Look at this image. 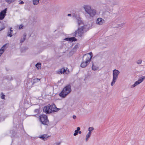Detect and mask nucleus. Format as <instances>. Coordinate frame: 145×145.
I'll list each match as a JSON object with an SVG mask.
<instances>
[{
  "mask_svg": "<svg viewBox=\"0 0 145 145\" xmlns=\"http://www.w3.org/2000/svg\"><path fill=\"white\" fill-rule=\"evenodd\" d=\"M104 22V20L101 18H98L96 21V23L99 25H102Z\"/></svg>",
  "mask_w": 145,
  "mask_h": 145,
  "instance_id": "12",
  "label": "nucleus"
},
{
  "mask_svg": "<svg viewBox=\"0 0 145 145\" xmlns=\"http://www.w3.org/2000/svg\"><path fill=\"white\" fill-rule=\"evenodd\" d=\"M7 8H5L0 13V20L3 19L6 15Z\"/></svg>",
  "mask_w": 145,
  "mask_h": 145,
  "instance_id": "10",
  "label": "nucleus"
},
{
  "mask_svg": "<svg viewBox=\"0 0 145 145\" xmlns=\"http://www.w3.org/2000/svg\"><path fill=\"white\" fill-rule=\"evenodd\" d=\"M10 31H8L7 36H9L11 37L12 36V33H13V30H11L12 28H10Z\"/></svg>",
  "mask_w": 145,
  "mask_h": 145,
  "instance_id": "18",
  "label": "nucleus"
},
{
  "mask_svg": "<svg viewBox=\"0 0 145 145\" xmlns=\"http://www.w3.org/2000/svg\"><path fill=\"white\" fill-rule=\"evenodd\" d=\"M65 40L69 41H75L76 40V39L74 37L66 38L64 39Z\"/></svg>",
  "mask_w": 145,
  "mask_h": 145,
  "instance_id": "13",
  "label": "nucleus"
},
{
  "mask_svg": "<svg viewBox=\"0 0 145 145\" xmlns=\"http://www.w3.org/2000/svg\"><path fill=\"white\" fill-rule=\"evenodd\" d=\"M50 108V109L52 110V112H57L60 109L57 108L56 105L54 104H52L51 105H49Z\"/></svg>",
  "mask_w": 145,
  "mask_h": 145,
  "instance_id": "11",
  "label": "nucleus"
},
{
  "mask_svg": "<svg viewBox=\"0 0 145 145\" xmlns=\"http://www.w3.org/2000/svg\"><path fill=\"white\" fill-rule=\"evenodd\" d=\"M24 37L23 38H21V39L20 40V43H22L23 42H24V40L26 39V33H24L23 35Z\"/></svg>",
  "mask_w": 145,
  "mask_h": 145,
  "instance_id": "17",
  "label": "nucleus"
},
{
  "mask_svg": "<svg viewBox=\"0 0 145 145\" xmlns=\"http://www.w3.org/2000/svg\"><path fill=\"white\" fill-rule=\"evenodd\" d=\"M40 120L41 123L45 125H48L49 123V121L47 117L45 115H42L40 116Z\"/></svg>",
  "mask_w": 145,
  "mask_h": 145,
  "instance_id": "6",
  "label": "nucleus"
},
{
  "mask_svg": "<svg viewBox=\"0 0 145 145\" xmlns=\"http://www.w3.org/2000/svg\"><path fill=\"white\" fill-rule=\"evenodd\" d=\"M43 112L46 114H50L52 112V110L50 109L49 105L45 106L43 108Z\"/></svg>",
  "mask_w": 145,
  "mask_h": 145,
  "instance_id": "8",
  "label": "nucleus"
},
{
  "mask_svg": "<svg viewBox=\"0 0 145 145\" xmlns=\"http://www.w3.org/2000/svg\"><path fill=\"white\" fill-rule=\"evenodd\" d=\"M8 3L10 4L14 2L16 0H5Z\"/></svg>",
  "mask_w": 145,
  "mask_h": 145,
  "instance_id": "25",
  "label": "nucleus"
},
{
  "mask_svg": "<svg viewBox=\"0 0 145 145\" xmlns=\"http://www.w3.org/2000/svg\"><path fill=\"white\" fill-rule=\"evenodd\" d=\"M142 60H138L137 62V63L138 64H140L141 63Z\"/></svg>",
  "mask_w": 145,
  "mask_h": 145,
  "instance_id": "30",
  "label": "nucleus"
},
{
  "mask_svg": "<svg viewBox=\"0 0 145 145\" xmlns=\"http://www.w3.org/2000/svg\"><path fill=\"white\" fill-rule=\"evenodd\" d=\"M23 27H24V25L23 24H22L20 25L19 27V29H23Z\"/></svg>",
  "mask_w": 145,
  "mask_h": 145,
  "instance_id": "29",
  "label": "nucleus"
},
{
  "mask_svg": "<svg viewBox=\"0 0 145 145\" xmlns=\"http://www.w3.org/2000/svg\"><path fill=\"white\" fill-rule=\"evenodd\" d=\"M71 14H68L67 16H71Z\"/></svg>",
  "mask_w": 145,
  "mask_h": 145,
  "instance_id": "39",
  "label": "nucleus"
},
{
  "mask_svg": "<svg viewBox=\"0 0 145 145\" xmlns=\"http://www.w3.org/2000/svg\"><path fill=\"white\" fill-rule=\"evenodd\" d=\"M5 28V24L3 22H0V31L4 29Z\"/></svg>",
  "mask_w": 145,
  "mask_h": 145,
  "instance_id": "15",
  "label": "nucleus"
},
{
  "mask_svg": "<svg viewBox=\"0 0 145 145\" xmlns=\"http://www.w3.org/2000/svg\"><path fill=\"white\" fill-rule=\"evenodd\" d=\"M88 54L89 56L90 57L91 56V57H92V53L91 52H90L89 54Z\"/></svg>",
  "mask_w": 145,
  "mask_h": 145,
  "instance_id": "32",
  "label": "nucleus"
},
{
  "mask_svg": "<svg viewBox=\"0 0 145 145\" xmlns=\"http://www.w3.org/2000/svg\"><path fill=\"white\" fill-rule=\"evenodd\" d=\"M91 56L90 57L88 54H85L82 57V61L80 65V67L82 68H85L89 63Z\"/></svg>",
  "mask_w": 145,
  "mask_h": 145,
  "instance_id": "2",
  "label": "nucleus"
},
{
  "mask_svg": "<svg viewBox=\"0 0 145 145\" xmlns=\"http://www.w3.org/2000/svg\"><path fill=\"white\" fill-rule=\"evenodd\" d=\"M49 137L47 134H44L40 136L39 138L45 141Z\"/></svg>",
  "mask_w": 145,
  "mask_h": 145,
  "instance_id": "14",
  "label": "nucleus"
},
{
  "mask_svg": "<svg viewBox=\"0 0 145 145\" xmlns=\"http://www.w3.org/2000/svg\"><path fill=\"white\" fill-rule=\"evenodd\" d=\"M78 134V131L75 130L74 131V133L73 134L74 136H76Z\"/></svg>",
  "mask_w": 145,
  "mask_h": 145,
  "instance_id": "28",
  "label": "nucleus"
},
{
  "mask_svg": "<svg viewBox=\"0 0 145 145\" xmlns=\"http://www.w3.org/2000/svg\"><path fill=\"white\" fill-rule=\"evenodd\" d=\"M76 118V116H75V115H73V118L74 119H75Z\"/></svg>",
  "mask_w": 145,
  "mask_h": 145,
  "instance_id": "36",
  "label": "nucleus"
},
{
  "mask_svg": "<svg viewBox=\"0 0 145 145\" xmlns=\"http://www.w3.org/2000/svg\"><path fill=\"white\" fill-rule=\"evenodd\" d=\"M81 133H82V132L81 131H78V133H79V134H81Z\"/></svg>",
  "mask_w": 145,
  "mask_h": 145,
  "instance_id": "37",
  "label": "nucleus"
},
{
  "mask_svg": "<svg viewBox=\"0 0 145 145\" xmlns=\"http://www.w3.org/2000/svg\"><path fill=\"white\" fill-rule=\"evenodd\" d=\"M60 144H61L60 142H56L55 143V144H56V145H60Z\"/></svg>",
  "mask_w": 145,
  "mask_h": 145,
  "instance_id": "34",
  "label": "nucleus"
},
{
  "mask_svg": "<svg viewBox=\"0 0 145 145\" xmlns=\"http://www.w3.org/2000/svg\"><path fill=\"white\" fill-rule=\"evenodd\" d=\"M85 31L84 26L82 25L80 28H79L78 30L74 33L73 35L75 37H81Z\"/></svg>",
  "mask_w": 145,
  "mask_h": 145,
  "instance_id": "5",
  "label": "nucleus"
},
{
  "mask_svg": "<svg viewBox=\"0 0 145 145\" xmlns=\"http://www.w3.org/2000/svg\"><path fill=\"white\" fill-rule=\"evenodd\" d=\"M67 69V68H66V69L64 68H62L60 69L59 72L61 74L64 73L65 72H66V70Z\"/></svg>",
  "mask_w": 145,
  "mask_h": 145,
  "instance_id": "19",
  "label": "nucleus"
},
{
  "mask_svg": "<svg viewBox=\"0 0 145 145\" xmlns=\"http://www.w3.org/2000/svg\"><path fill=\"white\" fill-rule=\"evenodd\" d=\"M39 109H37L34 110V112L36 114H39Z\"/></svg>",
  "mask_w": 145,
  "mask_h": 145,
  "instance_id": "26",
  "label": "nucleus"
},
{
  "mask_svg": "<svg viewBox=\"0 0 145 145\" xmlns=\"http://www.w3.org/2000/svg\"><path fill=\"white\" fill-rule=\"evenodd\" d=\"M94 130V128L93 127H89L88 128V133L91 134V131Z\"/></svg>",
  "mask_w": 145,
  "mask_h": 145,
  "instance_id": "22",
  "label": "nucleus"
},
{
  "mask_svg": "<svg viewBox=\"0 0 145 145\" xmlns=\"http://www.w3.org/2000/svg\"><path fill=\"white\" fill-rule=\"evenodd\" d=\"M1 55H2L1 54H0V57L1 56Z\"/></svg>",
  "mask_w": 145,
  "mask_h": 145,
  "instance_id": "40",
  "label": "nucleus"
},
{
  "mask_svg": "<svg viewBox=\"0 0 145 145\" xmlns=\"http://www.w3.org/2000/svg\"><path fill=\"white\" fill-rule=\"evenodd\" d=\"M73 17L76 19V22H78V25H83V22L81 20L80 18L77 16H75V15H73Z\"/></svg>",
  "mask_w": 145,
  "mask_h": 145,
  "instance_id": "9",
  "label": "nucleus"
},
{
  "mask_svg": "<svg viewBox=\"0 0 145 145\" xmlns=\"http://www.w3.org/2000/svg\"><path fill=\"white\" fill-rule=\"evenodd\" d=\"M1 98L3 99H5V95H4L3 93H1Z\"/></svg>",
  "mask_w": 145,
  "mask_h": 145,
  "instance_id": "27",
  "label": "nucleus"
},
{
  "mask_svg": "<svg viewBox=\"0 0 145 145\" xmlns=\"http://www.w3.org/2000/svg\"><path fill=\"white\" fill-rule=\"evenodd\" d=\"M83 8L86 12L85 15L87 18H92L96 15V10L91 8L90 6L84 5Z\"/></svg>",
  "mask_w": 145,
  "mask_h": 145,
  "instance_id": "1",
  "label": "nucleus"
},
{
  "mask_svg": "<svg viewBox=\"0 0 145 145\" xmlns=\"http://www.w3.org/2000/svg\"><path fill=\"white\" fill-rule=\"evenodd\" d=\"M92 68L93 70L95 71L98 69V67L97 66H95L93 64L92 67Z\"/></svg>",
  "mask_w": 145,
  "mask_h": 145,
  "instance_id": "21",
  "label": "nucleus"
},
{
  "mask_svg": "<svg viewBox=\"0 0 145 145\" xmlns=\"http://www.w3.org/2000/svg\"><path fill=\"white\" fill-rule=\"evenodd\" d=\"M80 127H77V130H76L77 131H80Z\"/></svg>",
  "mask_w": 145,
  "mask_h": 145,
  "instance_id": "33",
  "label": "nucleus"
},
{
  "mask_svg": "<svg viewBox=\"0 0 145 145\" xmlns=\"http://www.w3.org/2000/svg\"><path fill=\"white\" fill-rule=\"evenodd\" d=\"M36 67H37L38 69H40L41 68V64L40 63H37L36 64Z\"/></svg>",
  "mask_w": 145,
  "mask_h": 145,
  "instance_id": "24",
  "label": "nucleus"
},
{
  "mask_svg": "<svg viewBox=\"0 0 145 145\" xmlns=\"http://www.w3.org/2000/svg\"><path fill=\"white\" fill-rule=\"evenodd\" d=\"M119 25V27H123L124 26V23L121 24H120Z\"/></svg>",
  "mask_w": 145,
  "mask_h": 145,
  "instance_id": "31",
  "label": "nucleus"
},
{
  "mask_svg": "<svg viewBox=\"0 0 145 145\" xmlns=\"http://www.w3.org/2000/svg\"><path fill=\"white\" fill-rule=\"evenodd\" d=\"M6 44L4 45L0 49V54H2L4 52V50L6 48H5Z\"/></svg>",
  "mask_w": 145,
  "mask_h": 145,
  "instance_id": "16",
  "label": "nucleus"
},
{
  "mask_svg": "<svg viewBox=\"0 0 145 145\" xmlns=\"http://www.w3.org/2000/svg\"><path fill=\"white\" fill-rule=\"evenodd\" d=\"M112 72L113 79L111 84L112 86H113L116 82L120 73V72L118 70L116 69L113 70Z\"/></svg>",
  "mask_w": 145,
  "mask_h": 145,
  "instance_id": "4",
  "label": "nucleus"
},
{
  "mask_svg": "<svg viewBox=\"0 0 145 145\" xmlns=\"http://www.w3.org/2000/svg\"><path fill=\"white\" fill-rule=\"evenodd\" d=\"M91 134L88 133V134L86 135V138L85 139L86 141L87 142L89 139V138L91 136Z\"/></svg>",
  "mask_w": 145,
  "mask_h": 145,
  "instance_id": "23",
  "label": "nucleus"
},
{
  "mask_svg": "<svg viewBox=\"0 0 145 145\" xmlns=\"http://www.w3.org/2000/svg\"><path fill=\"white\" fill-rule=\"evenodd\" d=\"M145 79V76H143L139 78L138 80L136 81L134 84L131 87H134L137 85L139 84L140 83L143 82V81Z\"/></svg>",
  "mask_w": 145,
  "mask_h": 145,
  "instance_id": "7",
  "label": "nucleus"
},
{
  "mask_svg": "<svg viewBox=\"0 0 145 145\" xmlns=\"http://www.w3.org/2000/svg\"><path fill=\"white\" fill-rule=\"evenodd\" d=\"M24 3V2L22 1H21L20 3L19 4H22Z\"/></svg>",
  "mask_w": 145,
  "mask_h": 145,
  "instance_id": "35",
  "label": "nucleus"
},
{
  "mask_svg": "<svg viewBox=\"0 0 145 145\" xmlns=\"http://www.w3.org/2000/svg\"><path fill=\"white\" fill-rule=\"evenodd\" d=\"M13 130H11L10 131V133H13Z\"/></svg>",
  "mask_w": 145,
  "mask_h": 145,
  "instance_id": "38",
  "label": "nucleus"
},
{
  "mask_svg": "<svg viewBox=\"0 0 145 145\" xmlns=\"http://www.w3.org/2000/svg\"><path fill=\"white\" fill-rule=\"evenodd\" d=\"M40 79L36 78L33 80V84H34L37 82H38L40 81Z\"/></svg>",
  "mask_w": 145,
  "mask_h": 145,
  "instance_id": "20",
  "label": "nucleus"
},
{
  "mask_svg": "<svg viewBox=\"0 0 145 145\" xmlns=\"http://www.w3.org/2000/svg\"><path fill=\"white\" fill-rule=\"evenodd\" d=\"M71 86L70 84L66 86L59 93V96L61 97H65L71 91Z\"/></svg>",
  "mask_w": 145,
  "mask_h": 145,
  "instance_id": "3",
  "label": "nucleus"
}]
</instances>
